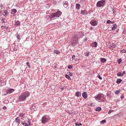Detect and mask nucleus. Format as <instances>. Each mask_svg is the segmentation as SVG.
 <instances>
[{
    "instance_id": "c03bdc74",
    "label": "nucleus",
    "mask_w": 126,
    "mask_h": 126,
    "mask_svg": "<svg viewBox=\"0 0 126 126\" xmlns=\"http://www.w3.org/2000/svg\"><path fill=\"white\" fill-rule=\"evenodd\" d=\"M7 108V107L5 106H4L3 108V110H4L6 109Z\"/></svg>"
},
{
    "instance_id": "a19ab883",
    "label": "nucleus",
    "mask_w": 126,
    "mask_h": 126,
    "mask_svg": "<svg viewBox=\"0 0 126 126\" xmlns=\"http://www.w3.org/2000/svg\"><path fill=\"white\" fill-rule=\"evenodd\" d=\"M89 55V52H86V54L85 55V56H88Z\"/></svg>"
},
{
    "instance_id": "7ed1b4c3",
    "label": "nucleus",
    "mask_w": 126,
    "mask_h": 126,
    "mask_svg": "<svg viewBox=\"0 0 126 126\" xmlns=\"http://www.w3.org/2000/svg\"><path fill=\"white\" fill-rule=\"evenodd\" d=\"M29 94L30 93L28 92H25L23 93H22L19 97L20 100L22 101H24L25 99L28 97Z\"/></svg>"
},
{
    "instance_id": "a878e982",
    "label": "nucleus",
    "mask_w": 126,
    "mask_h": 126,
    "mask_svg": "<svg viewBox=\"0 0 126 126\" xmlns=\"http://www.w3.org/2000/svg\"><path fill=\"white\" fill-rule=\"evenodd\" d=\"M54 52L57 54H59L60 53V51H58L57 50H55L54 51Z\"/></svg>"
},
{
    "instance_id": "412c9836",
    "label": "nucleus",
    "mask_w": 126,
    "mask_h": 126,
    "mask_svg": "<svg viewBox=\"0 0 126 126\" xmlns=\"http://www.w3.org/2000/svg\"><path fill=\"white\" fill-rule=\"evenodd\" d=\"M76 95L77 96L79 97L81 95V93L80 92H77L76 93Z\"/></svg>"
},
{
    "instance_id": "cd10ccee",
    "label": "nucleus",
    "mask_w": 126,
    "mask_h": 126,
    "mask_svg": "<svg viewBox=\"0 0 126 126\" xmlns=\"http://www.w3.org/2000/svg\"><path fill=\"white\" fill-rule=\"evenodd\" d=\"M6 21L5 19L3 18L1 20V22L2 23H5V21Z\"/></svg>"
},
{
    "instance_id": "de8ad7c7",
    "label": "nucleus",
    "mask_w": 126,
    "mask_h": 126,
    "mask_svg": "<svg viewBox=\"0 0 126 126\" xmlns=\"http://www.w3.org/2000/svg\"><path fill=\"white\" fill-rule=\"evenodd\" d=\"M121 99H123V98H124V96H123V95H122V96L121 97Z\"/></svg>"
},
{
    "instance_id": "bf43d9fd",
    "label": "nucleus",
    "mask_w": 126,
    "mask_h": 126,
    "mask_svg": "<svg viewBox=\"0 0 126 126\" xmlns=\"http://www.w3.org/2000/svg\"><path fill=\"white\" fill-rule=\"evenodd\" d=\"M113 10V13H114V10Z\"/></svg>"
},
{
    "instance_id": "ea45409f",
    "label": "nucleus",
    "mask_w": 126,
    "mask_h": 126,
    "mask_svg": "<svg viewBox=\"0 0 126 126\" xmlns=\"http://www.w3.org/2000/svg\"><path fill=\"white\" fill-rule=\"evenodd\" d=\"M75 55H73L72 57V59L73 60H74L75 59Z\"/></svg>"
},
{
    "instance_id": "680f3d73",
    "label": "nucleus",
    "mask_w": 126,
    "mask_h": 126,
    "mask_svg": "<svg viewBox=\"0 0 126 126\" xmlns=\"http://www.w3.org/2000/svg\"><path fill=\"white\" fill-rule=\"evenodd\" d=\"M119 31V30H118L117 31V32H118V31Z\"/></svg>"
},
{
    "instance_id": "0eeeda50",
    "label": "nucleus",
    "mask_w": 126,
    "mask_h": 126,
    "mask_svg": "<svg viewBox=\"0 0 126 126\" xmlns=\"http://www.w3.org/2000/svg\"><path fill=\"white\" fill-rule=\"evenodd\" d=\"M90 23L92 25L95 26L97 25L98 22L96 20H94L93 21H90Z\"/></svg>"
},
{
    "instance_id": "f03ea898",
    "label": "nucleus",
    "mask_w": 126,
    "mask_h": 126,
    "mask_svg": "<svg viewBox=\"0 0 126 126\" xmlns=\"http://www.w3.org/2000/svg\"><path fill=\"white\" fill-rule=\"evenodd\" d=\"M62 12L60 11H58L55 13H54L50 15L49 16L50 18L52 19H55L59 17L61 15Z\"/></svg>"
},
{
    "instance_id": "3c124183",
    "label": "nucleus",
    "mask_w": 126,
    "mask_h": 126,
    "mask_svg": "<svg viewBox=\"0 0 126 126\" xmlns=\"http://www.w3.org/2000/svg\"><path fill=\"white\" fill-rule=\"evenodd\" d=\"M94 28L92 27H91L90 28V30H92L93 29H94Z\"/></svg>"
},
{
    "instance_id": "9d476101",
    "label": "nucleus",
    "mask_w": 126,
    "mask_h": 126,
    "mask_svg": "<svg viewBox=\"0 0 126 126\" xmlns=\"http://www.w3.org/2000/svg\"><path fill=\"white\" fill-rule=\"evenodd\" d=\"M14 91V89H11L9 90H8L6 92V94H10L13 92Z\"/></svg>"
},
{
    "instance_id": "c85d7f7f",
    "label": "nucleus",
    "mask_w": 126,
    "mask_h": 126,
    "mask_svg": "<svg viewBox=\"0 0 126 126\" xmlns=\"http://www.w3.org/2000/svg\"><path fill=\"white\" fill-rule=\"evenodd\" d=\"M76 125V126H81L82 124L81 123H75Z\"/></svg>"
},
{
    "instance_id": "2eb2a0df",
    "label": "nucleus",
    "mask_w": 126,
    "mask_h": 126,
    "mask_svg": "<svg viewBox=\"0 0 126 126\" xmlns=\"http://www.w3.org/2000/svg\"><path fill=\"white\" fill-rule=\"evenodd\" d=\"M114 25L112 27L111 29L112 31L115 30L117 27V25L116 24H114Z\"/></svg>"
},
{
    "instance_id": "a211bd4d",
    "label": "nucleus",
    "mask_w": 126,
    "mask_h": 126,
    "mask_svg": "<svg viewBox=\"0 0 126 126\" xmlns=\"http://www.w3.org/2000/svg\"><path fill=\"white\" fill-rule=\"evenodd\" d=\"M80 5L79 3L77 4L76 5V8L78 9H79L80 8Z\"/></svg>"
},
{
    "instance_id": "c9c22d12",
    "label": "nucleus",
    "mask_w": 126,
    "mask_h": 126,
    "mask_svg": "<svg viewBox=\"0 0 126 126\" xmlns=\"http://www.w3.org/2000/svg\"><path fill=\"white\" fill-rule=\"evenodd\" d=\"M54 65V66L53 68H57V64H55Z\"/></svg>"
},
{
    "instance_id": "5fc2aeb1",
    "label": "nucleus",
    "mask_w": 126,
    "mask_h": 126,
    "mask_svg": "<svg viewBox=\"0 0 126 126\" xmlns=\"http://www.w3.org/2000/svg\"><path fill=\"white\" fill-rule=\"evenodd\" d=\"M21 119H22V120H23V121H21V122H22V121H25V120L23 118H21Z\"/></svg>"
},
{
    "instance_id": "4be33fe9",
    "label": "nucleus",
    "mask_w": 126,
    "mask_h": 126,
    "mask_svg": "<svg viewBox=\"0 0 126 126\" xmlns=\"http://www.w3.org/2000/svg\"><path fill=\"white\" fill-rule=\"evenodd\" d=\"M65 78L68 79L69 80H71V79L70 78V77L67 74L65 75Z\"/></svg>"
},
{
    "instance_id": "79ce46f5",
    "label": "nucleus",
    "mask_w": 126,
    "mask_h": 126,
    "mask_svg": "<svg viewBox=\"0 0 126 126\" xmlns=\"http://www.w3.org/2000/svg\"><path fill=\"white\" fill-rule=\"evenodd\" d=\"M16 37L18 39H20V36L19 35H17V36Z\"/></svg>"
},
{
    "instance_id": "49530a36",
    "label": "nucleus",
    "mask_w": 126,
    "mask_h": 126,
    "mask_svg": "<svg viewBox=\"0 0 126 126\" xmlns=\"http://www.w3.org/2000/svg\"><path fill=\"white\" fill-rule=\"evenodd\" d=\"M26 64L27 66H28L29 65V62H27L26 63Z\"/></svg>"
},
{
    "instance_id": "423d86ee",
    "label": "nucleus",
    "mask_w": 126,
    "mask_h": 126,
    "mask_svg": "<svg viewBox=\"0 0 126 126\" xmlns=\"http://www.w3.org/2000/svg\"><path fill=\"white\" fill-rule=\"evenodd\" d=\"M42 122L43 124H44L46 122H48L49 119V117L47 115H45L43 117L42 119Z\"/></svg>"
},
{
    "instance_id": "e433bc0d",
    "label": "nucleus",
    "mask_w": 126,
    "mask_h": 126,
    "mask_svg": "<svg viewBox=\"0 0 126 126\" xmlns=\"http://www.w3.org/2000/svg\"><path fill=\"white\" fill-rule=\"evenodd\" d=\"M113 111L111 110H110L108 112V113L109 114H110Z\"/></svg>"
},
{
    "instance_id": "864d4df0",
    "label": "nucleus",
    "mask_w": 126,
    "mask_h": 126,
    "mask_svg": "<svg viewBox=\"0 0 126 126\" xmlns=\"http://www.w3.org/2000/svg\"><path fill=\"white\" fill-rule=\"evenodd\" d=\"M111 47H115V45H112L111 46Z\"/></svg>"
},
{
    "instance_id": "b1692460",
    "label": "nucleus",
    "mask_w": 126,
    "mask_h": 126,
    "mask_svg": "<svg viewBox=\"0 0 126 126\" xmlns=\"http://www.w3.org/2000/svg\"><path fill=\"white\" fill-rule=\"evenodd\" d=\"M101 110V108L99 107H98L95 110L96 111H99Z\"/></svg>"
},
{
    "instance_id": "473e14b6",
    "label": "nucleus",
    "mask_w": 126,
    "mask_h": 126,
    "mask_svg": "<svg viewBox=\"0 0 126 126\" xmlns=\"http://www.w3.org/2000/svg\"><path fill=\"white\" fill-rule=\"evenodd\" d=\"M24 114H22V113H21V114H20L19 116L20 117H24Z\"/></svg>"
},
{
    "instance_id": "58836bf2",
    "label": "nucleus",
    "mask_w": 126,
    "mask_h": 126,
    "mask_svg": "<svg viewBox=\"0 0 126 126\" xmlns=\"http://www.w3.org/2000/svg\"><path fill=\"white\" fill-rule=\"evenodd\" d=\"M98 78L101 80L102 79V77H101V76L100 75H98Z\"/></svg>"
},
{
    "instance_id": "ddd939ff",
    "label": "nucleus",
    "mask_w": 126,
    "mask_h": 126,
    "mask_svg": "<svg viewBox=\"0 0 126 126\" xmlns=\"http://www.w3.org/2000/svg\"><path fill=\"white\" fill-rule=\"evenodd\" d=\"M17 12V10L15 9H12L11 11V13L12 14H16Z\"/></svg>"
},
{
    "instance_id": "69168bd1",
    "label": "nucleus",
    "mask_w": 126,
    "mask_h": 126,
    "mask_svg": "<svg viewBox=\"0 0 126 126\" xmlns=\"http://www.w3.org/2000/svg\"><path fill=\"white\" fill-rule=\"evenodd\" d=\"M6 94H4V95H6Z\"/></svg>"
},
{
    "instance_id": "e2e57ef3",
    "label": "nucleus",
    "mask_w": 126,
    "mask_h": 126,
    "mask_svg": "<svg viewBox=\"0 0 126 126\" xmlns=\"http://www.w3.org/2000/svg\"><path fill=\"white\" fill-rule=\"evenodd\" d=\"M124 52H126V51H125Z\"/></svg>"
},
{
    "instance_id": "39448f33",
    "label": "nucleus",
    "mask_w": 126,
    "mask_h": 126,
    "mask_svg": "<svg viewBox=\"0 0 126 126\" xmlns=\"http://www.w3.org/2000/svg\"><path fill=\"white\" fill-rule=\"evenodd\" d=\"M105 4V0H101L97 2L96 6L98 7H103L104 5Z\"/></svg>"
},
{
    "instance_id": "4c0bfd02",
    "label": "nucleus",
    "mask_w": 126,
    "mask_h": 126,
    "mask_svg": "<svg viewBox=\"0 0 126 126\" xmlns=\"http://www.w3.org/2000/svg\"><path fill=\"white\" fill-rule=\"evenodd\" d=\"M68 69H71L72 68V66L71 65H69L68 66Z\"/></svg>"
},
{
    "instance_id": "603ef678",
    "label": "nucleus",
    "mask_w": 126,
    "mask_h": 126,
    "mask_svg": "<svg viewBox=\"0 0 126 126\" xmlns=\"http://www.w3.org/2000/svg\"><path fill=\"white\" fill-rule=\"evenodd\" d=\"M120 52L121 53H123L124 52V51L123 50H121Z\"/></svg>"
},
{
    "instance_id": "1a4fd4ad",
    "label": "nucleus",
    "mask_w": 126,
    "mask_h": 126,
    "mask_svg": "<svg viewBox=\"0 0 126 126\" xmlns=\"http://www.w3.org/2000/svg\"><path fill=\"white\" fill-rule=\"evenodd\" d=\"M63 4L64 7L66 8L68 6V2L67 1H64L63 2Z\"/></svg>"
},
{
    "instance_id": "2f4dec72",
    "label": "nucleus",
    "mask_w": 126,
    "mask_h": 126,
    "mask_svg": "<svg viewBox=\"0 0 126 126\" xmlns=\"http://www.w3.org/2000/svg\"><path fill=\"white\" fill-rule=\"evenodd\" d=\"M122 60L121 59H118L117 60V62L120 63L122 61Z\"/></svg>"
},
{
    "instance_id": "a18cd8bd",
    "label": "nucleus",
    "mask_w": 126,
    "mask_h": 126,
    "mask_svg": "<svg viewBox=\"0 0 126 126\" xmlns=\"http://www.w3.org/2000/svg\"><path fill=\"white\" fill-rule=\"evenodd\" d=\"M69 75L70 76H72V74L71 73H70L69 72Z\"/></svg>"
},
{
    "instance_id": "4d7b16f0",
    "label": "nucleus",
    "mask_w": 126,
    "mask_h": 126,
    "mask_svg": "<svg viewBox=\"0 0 126 126\" xmlns=\"http://www.w3.org/2000/svg\"><path fill=\"white\" fill-rule=\"evenodd\" d=\"M28 67L29 68H30L31 67V66L30 65H29L28 66Z\"/></svg>"
},
{
    "instance_id": "6e6552de",
    "label": "nucleus",
    "mask_w": 126,
    "mask_h": 126,
    "mask_svg": "<svg viewBox=\"0 0 126 126\" xmlns=\"http://www.w3.org/2000/svg\"><path fill=\"white\" fill-rule=\"evenodd\" d=\"M91 46L93 47H96L97 45V43L95 42L91 44Z\"/></svg>"
},
{
    "instance_id": "f8f14e48",
    "label": "nucleus",
    "mask_w": 126,
    "mask_h": 126,
    "mask_svg": "<svg viewBox=\"0 0 126 126\" xmlns=\"http://www.w3.org/2000/svg\"><path fill=\"white\" fill-rule=\"evenodd\" d=\"M80 13L81 14H83L84 15H86L88 14L87 11L85 10H81Z\"/></svg>"
},
{
    "instance_id": "72a5a7b5",
    "label": "nucleus",
    "mask_w": 126,
    "mask_h": 126,
    "mask_svg": "<svg viewBox=\"0 0 126 126\" xmlns=\"http://www.w3.org/2000/svg\"><path fill=\"white\" fill-rule=\"evenodd\" d=\"M124 30L123 31V33L124 34H125L126 33V28H124Z\"/></svg>"
},
{
    "instance_id": "f3484780",
    "label": "nucleus",
    "mask_w": 126,
    "mask_h": 126,
    "mask_svg": "<svg viewBox=\"0 0 126 126\" xmlns=\"http://www.w3.org/2000/svg\"><path fill=\"white\" fill-rule=\"evenodd\" d=\"M4 13H5V14H3V15L5 16H7L9 14L8 12V11L7 10H5L4 11Z\"/></svg>"
},
{
    "instance_id": "0e129e2a",
    "label": "nucleus",
    "mask_w": 126,
    "mask_h": 126,
    "mask_svg": "<svg viewBox=\"0 0 126 126\" xmlns=\"http://www.w3.org/2000/svg\"><path fill=\"white\" fill-rule=\"evenodd\" d=\"M74 121H75V119H74Z\"/></svg>"
},
{
    "instance_id": "bb28decb",
    "label": "nucleus",
    "mask_w": 126,
    "mask_h": 126,
    "mask_svg": "<svg viewBox=\"0 0 126 126\" xmlns=\"http://www.w3.org/2000/svg\"><path fill=\"white\" fill-rule=\"evenodd\" d=\"M117 76H122V74L121 72H119L117 73Z\"/></svg>"
},
{
    "instance_id": "4468645a",
    "label": "nucleus",
    "mask_w": 126,
    "mask_h": 126,
    "mask_svg": "<svg viewBox=\"0 0 126 126\" xmlns=\"http://www.w3.org/2000/svg\"><path fill=\"white\" fill-rule=\"evenodd\" d=\"M19 117H17L16 118L15 120V121H16L17 124H18L20 123V120L18 118Z\"/></svg>"
},
{
    "instance_id": "37998d69",
    "label": "nucleus",
    "mask_w": 126,
    "mask_h": 126,
    "mask_svg": "<svg viewBox=\"0 0 126 126\" xmlns=\"http://www.w3.org/2000/svg\"><path fill=\"white\" fill-rule=\"evenodd\" d=\"M27 122L28 123H29V125H28V126H31V124H30V121L29 120H28L27 121Z\"/></svg>"
},
{
    "instance_id": "dca6fc26",
    "label": "nucleus",
    "mask_w": 126,
    "mask_h": 126,
    "mask_svg": "<svg viewBox=\"0 0 126 126\" xmlns=\"http://www.w3.org/2000/svg\"><path fill=\"white\" fill-rule=\"evenodd\" d=\"M25 121H22L21 122V124L24 126H28V125L26 123H25Z\"/></svg>"
},
{
    "instance_id": "c756f323",
    "label": "nucleus",
    "mask_w": 126,
    "mask_h": 126,
    "mask_svg": "<svg viewBox=\"0 0 126 126\" xmlns=\"http://www.w3.org/2000/svg\"><path fill=\"white\" fill-rule=\"evenodd\" d=\"M106 122V121L105 120H102L100 122V123L101 124H102V123L104 124V123H105Z\"/></svg>"
},
{
    "instance_id": "f257e3e1",
    "label": "nucleus",
    "mask_w": 126,
    "mask_h": 126,
    "mask_svg": "<svg viewBox=\"0 0 126 126\" xmlns=\"http://www.w3.org/2000/svg\"><path fill=\"white\" fill-rule=\"evenodd\" d=\"M78 36L76 35H74L73 37L70 41V45L73 46H74L78 43Z\"/></svg>"
},
{
    "instance_id": "09e8293b",
    "label": "nucleus",
    "mask_w": 126,
    "mask_h": 126,
    "mask_svg": "<svg viewBox=\"0 0 126 126\" xmlns=\"http://www.w3.org/2000/svg\"><path fill=\"white\" fill-rule=\"evenodd\" d=\"M3 28L7 29V27H6V26H4Z\"/></svg>"
},
{
    "instance_id": "8fccbe9b",
    "label": "nucleus",
    "mask_w": 126,
    "mask_h": 126,
    "mask_svg": "<svg viewBox=\"0 0 126 126\" xmlns=\"http://www.w3.org/2000/svg\"><path fill=\"white\" fill-rule=\"evenodd\" d=\"M125 71H123L122 74V76L123 75V74H125Z\"/></svg>"
},
{
    "instance_id": "9b49d317",
    "label": "nucleus",
    "mask_w": 126,
    "mask_h": 126,
    "mask_svg": "<svg viewBox=\"0 0 126 126\" xmlns=\"http://www.w3.org/2000/svg\"><path fill=\"white\" fill-rule=\"evenodd\" d=\"M82 95L83 98L85 99H86L87 97V93L84 92L82 93Z\"/></svg>"
},
{
    "instance_id": "7c9ffc66",
    "label": "nucleus",
    "mask_w": 126,
    "mask_h": 126,
    "mask_svg": "<svg viewBox=\"0 0 126 126\" xmlns=\"http://www.w3.org/2000/svg\"><path fill=\"white\" fill-rule=\"evenodd\" d=\"M3 5L2 4L0 5V10H2L3 9Z\"/></svg>"
},
{
    "instance_id": "052dcab7",
    "label": "nucleus",
    "mask_w": 126,
    "mask_h": 126,
    "mask_svg": "<svg viewBox=\"0 0 126 126\" xmlns=\"http://www.w3.org/2000/svg\"><path fill=\"white\" fill-rule=\"evenodd\" d=\"M61 89L62 90L63 88H61Z\"/></svg>"
},
{
    "instance_id": "393cba45",
    "label": "nucleus",
    "mask_w": 126,
    "mask_h": 126,
    "mask_svg": "<svg viewBox=\"0 0 126 126\" xmlns=\"http://www.w3.org/2000/svg\"><path fill=\"white\" fill-rule=\"evenodd\" d=\"M122 81V80L120 79H118L116 81V83L117 84H119L120 83L121 81Z\"/></svg>"
},
{
    "instance_id": "aec40b11",
    "label": "nucleus",
    "mask_w": 126,
    "mask_h": 126,
    "mask_svg": "<svg viewBox=\"0 0 126 126\" xmlns=\"http://www.w3.org/2000/svg\"><path fill=\"white\" fill-rule=\"evenodd\" d=\"M114 22V21H111L110 20H108L107 21V23L109 24L110 23L113 24Z\"/></svg>"
},
{
    "instance_id": "5701e85b",
    "label": "nucleus",
    "mask_w": 126,
    "mask_h": 126,
    "mask_svg": "<svg viewBox=\"0 0 126 126\" xmlns=\"http://www.w3.org/2000/svg\"><path fill=\"white\" fill-rule=\"evenodd\" d=\"M15 25L17 26H18L20 25V22L19 21H17L15 23Z\"/></svg>"
},
{
    "instance_id": "13d9d810",
    "label": "nucleus",
    "mask_w": 126,
    "mask_h": 126,
    "mask_svg": "<svg viewBox=\"0 0 126 126\" xmlns=\"http://www.w3.org/2000/svg\"><path fill=\"white\" fill-rule=\"evenodd\" d=\"M48 4H47L46 5V7H47V6H48Z\"/></svg>"
},
{
    "instance_id": "6ab92c4d",
    "label": "nucleus",
    "mask_w": 126,
    "mask_h": 126,
    "mask_svg": "<svg viewBox=\"0 0 126 126\" xmlns=\"http://www.w3.org/2000/svg\"><path fill=\"white\" fill-rule=\"evenodd\" d=\"M107 61L106 59L104 58H101V61L103 63H104Z\"/></svg>"
},
{
    "instance_id": "20e7f679",
    "label": "nucleus",
    "mask_w": 126,
    "mask_h": 126,
    "mask_svg": "<svg viewBox=\"0 0 126 126\" xmlns=\"http://www.w3.org/2000/svg\"><path fill=\"white\" fill-rule=\"evenodd\" d=\"M104 95L102 94L99 93L95 97V99L99 102H101L103 101L102 99L104 97Z\"/></svg>"
},
{
    "instance_id": "f704fd0d",
    "label": "nucleus",
    "mask_w": 126,
    "mask_h": 126,
    "mask_svg": "<svg viewBox=\"0 0 126 126\" xmlns=\"http://www.w3.org/2000/svg\"><path fill=\"white\" fill-rule=\"evenodd\" d=\"M119 92H120V91H116L115 92V93L116 94H119Z\"/></svg>"
},
{
    "instance_id": "6e6d98bb",
    "label": "nucleus",
    "mask_w": 126,
    "mask_h": 126,
    "mask_svg": "<svg viewBox=\"0 0 126 126\" xmlns=\"http://www.w3.org/2000/svg\"><path fill=\"white\" fill-rule=\"evenodd\" d=\"M2 10H0V14L2 13Z\"/></svg>"
}]
</instances>
